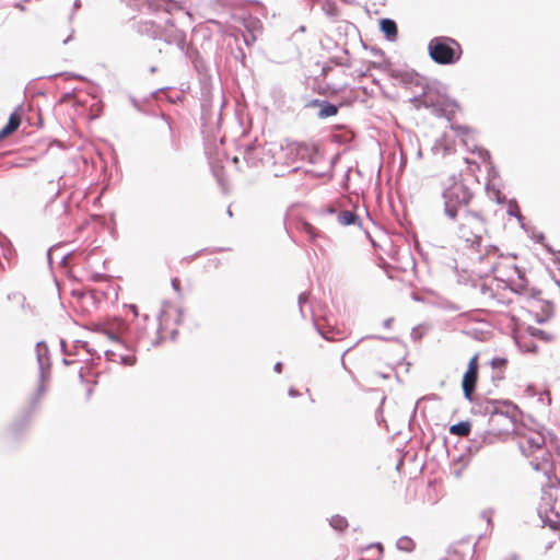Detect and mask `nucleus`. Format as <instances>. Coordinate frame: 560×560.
I'll use <instances>...</instances> for the list:
<instances>
[{"mask_svg":"<svg viewBox=\"0 0 560 560\" xmlns=\"http://www.w3.org/2000/svg\"><path fill=\"white\" fill-rule=\"evenodd\" d=\"M455 233L462 240L467 248L476 249L479 253V260H483L485 256L490 252L498 250L494 245L485 246V253L481 254L483 236L488 234V220L481 211L464 209L456 222Z\"/></svg>","mask_w":560,"mask_h":560,"instance_id":"obj_1","label":"nucleus"},{"mask_svg":"<svg viewBox=\"0 0 560 560\" xmlns=\"http://www.w3.org/2000/svg\"><path fill=\"white\" fill-rule=\"evenodd\" d=\"M448 180L451 183L442 191L443 213L448 221L456 222L463 210L469 209L474 192L460 175H454Z\"/></svg>","mask_w":560,"mask_h":560,"instance_id":"obj_2","label":"nucleus"},{"mask_svg":"<svg viewBox=\"0 0 560 560\" xmlns=\"http://www.w3.org/2000/svg\"><path fill=\"white\" fill-rule=\"evenodd\" d=\"M36 359L39 370V383L36 388V393L31 400L30 408L24 412L22 418L15 421L11 427L12 435L18 439L22 431L28 425L33 410L36 408L40 396L46 392L45 382L50 375V360L49 350L45 341H38L36 343Z\"/></svg>","mask_w":560,"mask_h":560,"instance_id":"obj_3","label":"nucleus"},{"mask_svg":"<svg viewBox=\"0 0 560 560\" xmlns=\"http://www.w3.org/2000/svg\"><path fill=\"white\" fill-rule=\"evenodd\" d=\"M430 58L438 65H454L462 56V47L452 37L436 36L433 37L428 45Z\"/></svg>","mask_w":560,"mask_h":560,"instance_id":"obj_4","label":"nucleus"},{"mask_svg":"<svg viewBox=\"0 0 560 560\" xmlns=\"http://www.w3.org/2000/svg\"><path fill=\"white\" fill-rule=\"evenodd\" d=\"M386 71L390 79H393L397 84L404 88L419 86L421 88V93L419 95H415L410 101L419 102L421 97L425 94V90L423 86V78L419 75L418 72L411 69L397 68L393 66H387Z\"/></svg>","mask_w":560,"mask_h":560,"instance_id":"obj_5","label":"nucleus"},{"mask_svg":"<svg viewBox=\"0 0 560 560\" xmlns=\"http://www.w3.org/2000/svg\"><path fill=\"white\" fill-rule=\"evenodd\" d=\"M551 501L552 493L550 490H544L537 512L544 526H549L552 529H557L560 527V513L556 511Z\"/></svg>","mask_w":560,"mask_h":560,"instance_id":"obj_6","label":"nucleus"},{"mask_svg":"<svg viewBox=\"0 0 560 560\" xmlns=\"http://www.w3.org/2000/svg\"><path fill=\"white\" fill-rule=\"evenodd\" d=\"M159 39L168 45H176L182 52L188 56L186 34L177 28L171 19H167L164 25H161Z\"/></svg>","mask_w":560,"mask_h":560,"instance_id":"obj_7","label":"nucleus"},{"mask_svg":"<svg viewBox=\"0 0 560 560\" xmlns=\"http://www.w3.org/2000/svg\"><path fill=\"white\" fill-rule=\"evenodd\" d=\"M518 411V407L510 400H487L482 412L491 418L502 416L515 422Z\"/></svg>","mask_w":560,"mask_h":560,"instance_id":"obj_8","label":"nucleus"},{"mask_svg":"<svg viewBox=\"0 0 560 560\" xmlns=\"http://www.w3.org/2000/svg\"><path fill=\"white\" fill-rule=\"evenodd\" d=\"M478 354H475L468 362L467 370L463 375L462 388L464 397L468 401H474V393L478 382Z\"/></svg>","mask_w":560,"mask_h":560,"instance_id":"obj_9","label":"nucleus"},{"mask_svg":"<svg viewBox=\"0 0 560 560\" xmlns=\"http://www.w3.org/2000/svg\"><path fill=\"white\" fill-rule=\"evenodd\" d=\"M546 443V438L541 432H535L530 435L523 436L518 441V448L521 453L526 456H534L537 451H541Z\"/></svg>","mask_w":560,"mask_h":560,"instance_id":"obj_10","label":"nucleus"},{"mask_svg":"<svg viewBox=\"0 0 560 560\" xmlns=\"http://www.w3.org/2000/svg\"><path fill=\"white\" fill-rule=\"evenodd\" d=\"M306 107H317V117L325 119L337 115L340 106L327 100L313 98L306 103Z\"/></svg>","mask_w":560,"mask_h":560,"instance_id":"obj_11","label":"nucleus"},{"mask_svg":"<svg viewBox=\"0 0 560 560\" xmlns=\"http://www.w3.org/2000/svg\"><path fill=\"white\" fill-rule=\"evenodd\" d=\"M538 452L540 453V456H536L534 459H532L530 466L534 470L548 475L551 471V454L547 451H544V447H541V451Z\"/></svg>","mask_w":560,"mask_h":560,"instance_id":"obj_12","label":"nucleus"},{"mask_svg":"<svg viewBox=\"0 0 560 560\" xmlns=\"http://www.w3.org/2000/svg\"><path fill=\"white\" fill-rule=\"evenodd\" d=\"M380 31L384 34L385 38L389 42H396L398 38L397 23L389 18L380 20Z\"/></svg>","mask_w":560,"mask_h":560,"instance_id":"obj_13","label":"nucleus"},{"mask_svg":"<svg viewBox=\"0 0 560 560\" xmlns=\"http://www.w3.org/2000/svg\"><path fill=\"white\" fill-rule=\"evenodd\" d=\"M161 24L154 21H143L138 25V32L153 39H159Z\"/></svg>","mask_w":560,"mask_h":560,"instance_id":"obj_14","label":"nucleus"},{"mask_svg":"<svg viewBox=\"0 0 560 560\" xmlns=\"http://www.w3.org/2000/svg\"><path fill=\"white\" fill-rule=\"evenodd\" d=\"M21 125V116L15 112L12 113L4 125V127L0 130V140L7 138L11 133H13Z\"/></svg>","mask_w":560,"mask_h":560,"instance_id":"obj_15","label":"nucleus"},{"mask_svg":"<svg viewBox=\"0 0 560 560\" xmlns=\"http://www.w3.org/2000/svg\"><path fill=\"white\" fill-rule=\"evenodd\" d=\"M337 221L339 224L343 226L354 225V224H361L360 218L354 211L350 210H342L337 215Z\"/></svg>","mask_w":560,"mask_h":560,"instance_id":"obj_16","label":"nucleus"},{"mask_svg":"<svg viewBox=\"0 0 560 560\" xmlns=\"http://www.w3.org/2000/svg\"><path fill=\"white\" fill-rule=\"evenodd\" d=\"M148 8L152 11H165L170 12L176 2L174 0H145Z\"/></svg>","mask_w":560,"mask_h":560,"instance_id":"obj_17","label":"nucleus"},{"mask_svg":"<svg viewBox=\"0 0 560 560\" xmlns=\"http://www.w3.org/2000/svg\"><path fill=\"white\" fill-rule=\"evenodd\" d=\"M491 433L489 431H483L479 434H476V438L470 442L468 447L469 452H478L485 444L490 443Z\"/></svg>","mask_w":560,"mask_h":560,"instance_id":"obj_18","label":"nucleus"},{"mask_svg":"<svg viewBox=\"0 0 560 560\" xmlns=\"http://www.w3.org/2000/svg\"><path fill=\"white\" fill-rule=\"evenodd\" d=\"M471 424L469 421H459L450 427V433L457 436H466L470 433Z\"/></svg>","mask_w":560,"mask_h":560,"instance_id":"obj_19","label":"nucleus"},{"mask_svg":"<svg viewBox=\"0 0 560 560\" xmlns=\"http://www.w3.org/2000/svg\"><path fill=\"white\" fill-rule=\"evenodd\" d=\"M119 328H124L126 330V337L124 339L122 342H128V343H131V342H135V343H139L143 340L144 336H145V330L144 329H138V332L136 335H133L130 330V328H126L125 327V324L124 323H120L119 324Z\"/></svg>","mask_w":560,"mask_h":560,"instance_id":"obj_20","label":"nucleus"},{"mask_svg":"<svg viewBox=\"0 0 560 560\" xmlns=\"http://www.w3.org/2000/svg\"><path fill=\"white\" fill-rule=\"evenodd\" d=\"M415 546V541L409 536H402L396 541L397 549L405 552H411Z\"/></svg>","mask_w":560,"mask_h":560,"instance_id":"obj_21","label":"nucleus"},{"mask_svg":"<svg viewBox=\"0 0 560 560\" xmlns=\"http://www.w3.org/2000/svg\"><path fill=\"white\" fill-rule=\"evenodd\" d=\"M298 154H300L301 156H308V161L311 163H315V156L317 154L316 150L314 149H311L308 144L306 143H299L298 144Z\"/></svg>","mask_w":560,"mask_h":560,"instance_id":"obj_22","label":"nucleus"},{"mask_svg":"<svg viewBox=\"0 0 560 560\" xmlns=\"http://www.w3.org/2000/svg\"><path fill=\"white\" fill-rule=\"evenodd\" d=\"M330 526L338 532H342L348 527V521L341 515H334L329 521Z\"/></svg>","mask_w":560,"mask_h":560,"instance_id":"obj_23","label":"nucleus"},{"mask_svg":"<svg viewBox=\"0 0 560 560\" xmlns=\"http://www.w3.org/2000/svg\"><path fill=\"white\" fill-rule=\"evenodd\" d=\"M515 270L517 271L518 273V278L521 280H523L524 282H521V283H516L514 285H511L510 287V290L516 294H523L525 292V288H526V284H527V281L525 280L524 278V273L518 269V267L515 266Z\"/></svg>","mask_w":560,"mask_h":560,"instance_id":"obj_24","label":"nucleus"},{"mask_svg":"<svg viewBox=\"0 0 560 560\" xmlns=\"http://www.w3.org/2000/svg\"><path fill=\"white\" fill-rule=\"evenodd\" d=\"M474 555V548L467 547V552H459L455 550L452 555H450L447 560H470Z\"/></svg>","mask_w":560,"mask_h":560,"instance_id":"obj_25","label":"nucleus"},{"mask_svg":"<svg viewBox=\"0 0 560 560\" xmlns=\"http://www.w3.org/2000/svg\"><path fill=\"white\" fill-rule=\"evenodd\" d=\"M528 332L532 337L539 338L545 341L551 340V336L548 332H546L545 330H541L539 328L528 327Z\"/></svg>","mask_w":560,"mask_h":560,"instance_id":"obj_26","label":"nucleus"},{"mask_svg":"<svg viewBox=\"0 0 560 560\" xmlns=\"http://www.w3.org/2000/svg\"><path fill=\"white\" fill-rule=\"evenodd\" d=\"M303 231L308 235L312 242H314L317 237L320 236V232L315 226L307 222L303 224Z\"/></svg>","mask_w":560,"mask_h":560,"instance_id":"obj_27","label":"nucleus"},{"mask_svg":"<svg viewBox=\"0 0 560 560\" xmlns=\"http://www.w3.org/2000/svg\"><path fill=\"white\" fill-rule=\"evenodd\" d=\"M244 161L246 164L250 167H254L257 165V159L255 156L254 149L252 147H248L244 152Z\"/></svg>","mask_w":560,"mask_h":560,"instance_id":"obj_28","label":"nucleus"},{"mask_svg":"<svg viewBox=\"0 0 560 560\" xmlns=\"http://www.w3.org/2000/svg\"><path fill=\"white\" fill-rule=\"evenodd\" d=\"M508 215L510 217H514L516 218L517 214L520 215L521 211H520V207H518V203L515 199H510L508 201V211H506Z\"/></svg>","mask_w":560,"mask_h":560,"instance_id":"obj_29","label":"nucleus"},{"mask_svg":"<svg viewBox=\"0 0 560 560\" xmlns=\"http://www.w3.org/2000/svg\"><path fill=\"white\" fill-rule=\"evenodd\" d=\"M520 347L524 352L536 353L538 351V346L533 341H524L523 343L518 342Z\"/></svg>","mask_w":560,"mask_h":560,"instance_id":"obj_30","label":"nucleus"},{"mask_svg":"<svg viewBox=\"0 0 560 560\" xmlns=\"http://www.w3.org/2000/svg\"><path fill=\"white\" fill-rule=\"evenodd\" d=\"M508 364L506 358L495 357L490 361L493 369H502Z\"/></svg>","mask_w":560,"mask_h":560,"instance_id":"obj_31","label":"nucleus"},{"mask_svg":"<svg viewBox=\"0 0 560 560\" xmlns=\"http://www.w3.org/2000/svg\"><path fill=\"white\" fill-rule=\"evenodd\" d=\"M308 301V294L306 292H302L300 293L299 295V299H298V304H299V308H300V313L302 315V317L304 318L305 317V314H304V310H303V305Z\"/></svg>","mask_w":560,"mask_h":560,"instance_id":"obj_32","label":"nucleus"},{"mask_svg":"<svg viewBox=\"0 0 560 560\" xmlns=\"http://www.w3.org/2000/svg\"><path fill=\"white\" fill-rule=\"evenodd\" d=\"M233 57L235 60L240 61L243 66H245L246 55L243 48L238 47L236 51L233 52Z\"/></svg>","mask_w":560,"mask_h":560,"instance_id":"obj_33","label":"nucleus"},{"mask_svg":"<svg viewBox=\"0 0 560 560\" xmlns=\"http://www.w3.org/2000/svg\"><path fill=\"white\" fill-rule=\"evenodd\" d=\"M8 299L9 300H11V299L16 300L20 303L21 307L24 308V306H25V296L22 293H19V292L11 293V294L8 295Z\"/></svg>","mask_w":560,"mask_h":560,"instance_id":"obj_34","label":"nucleus"},{"mask_svg":"<svg viewBox=\"0 0 560 560\" xmlns=\"http://www.w3.org/2000/svg\"><path fill=\"white\" fill-rule=\"evenodd\" d=\"M120 362L124 365L132 366L136 363L135 355H120Z\"/></svg>","mask_w":560,"mask_h":560,"instance_id":"obj_35","label":"nucleus"},{"mask_svg":"<svg viewBox=\"0 0 560 560\" xmlns=\"http://www.w3.org/2000/svg\"><path fill=\"white\" fill-rule=\"evenodd\" d=\"M493 196L498 205H502L506 201L505 196L501 194L500 189H493Z\"/></svg>","mask_w":560,"mask_h":560,"instance_id":"obj_36","label":"nucleus"},{"mask_svg":"<svg viewBox=\"0 0 560 560\" xmlns=\"http://www.w3.org/2000/svg\"><path fill=\"white\" fill-rule=\"evenodd\" d=\"M171 285L173 290L178 294V296H182V288H180V281L178 278H173L171 281Z\"/></svg>","mask_w":560,"mask_h":560,"instance_id":"obj_37","label":"nucleus"},{"mask_svg":"<svg viewBox=\"0 0 560 560\" xmlns=\"http://www.w3.org/2000/svg\"><path fill=\"white\" fill-rule=\"evenodd\" d=\"M315 327L317 329V331L319 332V335L326 339V340H332V336L329 335V331H326V330H323L316 323H315Z\"/></svg>","mask_w":560,"mask_h":560,"instance_id":"obj_38","label":"nucleus"},{"mask_svg":"<svg viewBox=\"0 0 560 560\" xmlns=\"http://www.w3.org/2000/svg\"><path fill=\"white\" fill-rule=\"evenodd\" d=\"M184 320V310L183 308H178L177 310V317L175 318V324L176 325H180Z\"/></svg>","mask_w":560,"mask_h":560,"instance_id":"obj_39","label":"nucleus"},{"mask_svg":"<svg viewBox=\"0 0 560 560\" xmlns=\"http://www.w3.org/2000/svg\"><path fill=\"white\" fill-rule=\"evenodd\" d=\"M533 240H534L536 243H539V244H541V245H544V244H545V243H544V242H545V235H544V233H541V232H539V233L535 234V235L533 236Z\"/></svg>","mask_w":560,"mask_h":560,"instance_id":"obj_40","label":"nucleus"},{"mask_svg":"<svg viewBox=\"0 0 560 560\" xmlns=\"http://www.w3.org/2000/svg\"><path fill=\"white\" fill-rule=\"evenodd\" d=\"M129 101H130L131 105H132L137 110H139V112L141 110V105H140L139 101H138L136 97H133V96H131V95H130V96H129Z\"/></svg>","mask_w":560,"mask_h":560,"instance_id":"obj_41","label":"nucleus"},{"mask_svg":"<svg viewBox=\"0 0 560 560\" xmlns=\"http://www.w3.org/2000/svg\"><path fill=\"white\" fill-rule=\"evenodd\" d=\"M107 335H108V338L114 341H119V342L121 341V337L114 331H108Z\"/></svg>","mask_w":560,"mask_h":560,"instance_id":"obj_42","label":"nucleus"},{"mask_svg":"<svg viewBox=\"0 0 560 560\" xmlns=\"http://www.w3.org/2000/svg\"><path fill=\"white\" fill-rule=\"evenodd\" d=\"M323 212L327 213V214H335L337 212V210L334 206H329Z\"/></svg>","mask_w":560,"mask_h":560,"instance_id":"obj_43","label":"nucleus"},{"mask_svg":"<svg viewBox=\"0 0 560 560\" xmlns=\"http://www.w3.org/2000/svg\"><path fill=\"white\" fill-rule=\"evenodd\" d=\"M518 223H520V226L526 231V228H525V223H524V217L522 215V213H520V215L517 214L516 217Z\"/></svg>","mask_w":560,"mask_h":560,"instance_id":"obj_44","label":"nucleus"},{"mask_svg":"<svg viewBox=\"0 0 560 560\" xmlns=\"http://www.w3.org/2000/svg\"><path fill=\"white\" fill-rule=\"evenodd\" d=\"M288 394L290 397H298L300 395V393L293 387L289 389Z\"/></svg>","mask_w":560,"mask_h":560,"instance_id":"obj_45","label":"nucleus"},{"mask_svg":"<svg viewBox=\"0 0 560 560\" xmlns=\"http://www.w3.org/2000/svg\"><path fill=\"white\" fill-rule=\"evenodd\" d=\"M161 117L166 121V127H167L168 131L172 133V126H171L168 118L164 114H162Z\"/></svg>","mask_w":560,"mask_h":560,"instance_id":"obj_46","label":"nucleus"},{"mask_svg":"<svg viewBox=\"0 0 560 560\" xmlns=\"http://www.w3.org/2000/svg\"><path fill=\"white\" fill-rule=\"evenodd\" d=\"M282 366L281 362H277L273 366L275 372L280 373L282 371Z\"/></svg>","mask_w":560,"mask_h":560,"instance_id":"obj_47","label":"nucleus"},{"mask_svg":"<svg viewBox=\"0 0 560 560\" xmlns=\"http://www.w3.org/2000/svg\"><path fill=\"white\" fill-rule=\"evenodd\" d=\"M393 320H394V319H393L392 317H390V318L385 319V320H384V323H383V326H384L385 328H389V327H390V325H392V323H393Z\"/></svg>","mask_w":560,"mask_h":560,"instance_id":"obj_48","label":"nucleus"},{"mask_svg":"<svg viewBox=\"0 0 560 560\" xmlns=\"http://www.w3.org/2000/svg\"><path fill=\"white\" fill-rule=\"evenodd\" d=\"M129 308L132 311L133 316L138 317V307L135 304L129 305Z\"/></svg>","mask_w":560,"mask_h":560,"instance_id":"obj_49","label":"nucleus"},{"mask_svg":"<svg viewBox=\"0 0 560 560\" xmlns=\"http://www.w3.org/2000/svg\"><path fill=\"white\" fill-rule=\"evenodd\" d=\"M351 350V348H348L347 350L343 351L342 355H341V363H342V366L347 370V366L345 364V355Z\"/></svg>","mask_w":560,"mask_h":560,"instance_id":"obj_50","label":"nucleus"},{"mask_svg":"<svg viewBox=\"0 0 560 560\" xmlns=\"http://www.w3.org/2000/svg\"><path fill=\"white\" fill-rule=\"evenodd\" d=\"M60 346H61V350H62V352H63L65 354H67V350H66V348H67V342H66L63 339H61V340H60Z\"/></svg>","mask_w":560,"mask_h":560,"instance_id":"obj_51","label":"nucleus"},{"mask_svg":"<svg viewBox=\"0 0 560 560\" xmlns=\"http://www.w3.org/2000/svg\"><path fill=\"white\" fill-rule=\"evenodd\" d=\"M544 246H545V248H546V250H547L548 253H550V254H556L555 249H553L550 245H548V244H544Z\"/></svg>","mask_w":560,"mask_h":560,"instance_id":"obj_52","label":"nucleus"},{"mask_svg":"<svg viewBox=\"0 0 560 560\" xmlns=\"http://www.w3.org/2000/svg\"><path fill=\"white\" fill-rule=\"evenodd\" d=\"M80 8H81V1H80V0H74V2H73V9H74V10H78V9H80Z\"/></svg>","mask_w":560,"mask_h":560,"instance_id":"obj_53","label":"nucleus"},{"mask_svg":"<svg viewBox=\"0 0 560 560\" xmlns=\"http://www.w3.org/2000/svg\"><path fill=\"white\" fill-rule=\"evenodd\" d=\"M54 247H50L48 250H47V258H48V261L49 264H51V252H52Z\"/></svg>","mask_w":560,"mask_h":560,"instance_id":"obj_54","label":"nucleus"},{"mask_svg":"<svg viewBox=\"0 0 560 560\" xmlns=\"http://www.w3.org/2000/svg\"><path fill=\"white\" fill-rule=\"evenodd\" d=\"M73 33H74V31L72 30V31H71V34H70L66 39H63V42H62V43H63L65 45H66V44H68V43L71 40V38H72V34H73Z\"/></svg>","mask_w":560,"mask_h":560,"instance_id":"obj_55","label":"nucleus"},{"mask_svg":"<svg viewBox=\"0 0 560 560\" xmlns=\"http://www.w3.org/2000/svg\"><path fill=\"white\" fill-rule=\"evenodd\" d=\"M546 320H547L546 318H540V317H537V319H536V322L538 324H544V323H546Z\"/></svg>","mask_w":560,"mask_h":560,"instance_id":"obj_56","label":"nucleus"},{"mask_svg":"<svg viewBox=\"0 0 560 560\" xmlns=\"http://www.w3.org/2000/svg\"><path fill=\"white\" fill-rule=\"evenodd\" d=\"M177 334H178L177 330H173L171 332V338L174 340L176 338Z\"/></svg>","mask_w":560,"mask_h":560,"instance_id":"obj_57","label":"nucleus"},{"mask_svg":"<svg viewBox=\"0 0 560 560\" xmlns=\"http://www.w3.org/2000/svg\"><path fill=\"white\" fill-rule=\"evenodd\" d=\"M374 546H375V547H377L380 550H382V549H383V546H382V544H381V542H376V544H374Z\"/></svg>","mask_w":560,"mask_h":560,"instance_id":"obj_58","label":"nucleus"},{"mask_svg":"<svg viewBox=\"0 0 560 560\" xmlns=\"http://www.w3.org/2000/svg\"><path fill=\"white\" fill-rule=\"evenodd\" d=\"M62 363H63L65 365H69L71 362H70L69 360H67V359H63V360H62Z\"/></svg>","mask_w":560,"mask_h":560,"instance_id":"obj_59","label":"nucleus"},{"mask_svg":"<svg viewBox=\"0 0 560 560\" xmlns=\"http://www.w3.org/2000/svg\"><path fill=\"white\" fill-rule=\"evenodd\" d=\"M155 71H156V67L152 66V67L150 68V72H151V73H154Z\"/></svg>","mask_w":560,"mask_h":560,"instance_id":"obj_60","label":"nucleus"},{"mask_svg":"<svg viewBox=\"0 0 560 560\" xmlns=\"http://www.w3.org/2000/svg\"><path fill=\"white\" fill-rule=\"evenodd\" d=\"M375 54H378L380 56H383V55H384V52H383L381 49H377V50L375 51Z\"/></svg>","mask_w":560,"mask_h":560,"instance_id":"obj_61","label":"nucleus"},{"mask_svg":"<svg viewBox=\"0 0 560 560\" xmlns=\"http://www.w3.org/2000/svg\"><path fill=\"white\" fill-rule=\"evenodd\" d=\"M557 262L560 266V252H559V256L557 257Z\"/></svg>","mask_w":560,"mask_h":560,"instance_id":"obj_62","label":"nucleus"},{"mask_svg":"<svg viewBox=\"0 0 560 560\" xmlns=\"http://www.w3.org/2000/svg\"><path fill=\"white\" fill-rule=\"evenodd\" d=\"M299 30H300L301 32H305V26H303V25H302V26H300V28H299Z\"/></svg>","mask_w":560,"mask_h":560,"instance_id":"obj_63","label":"nucleus"},{"mask_svg":"<svg viewBox=\"0 0 560 560\" xmlns=\"http://www.w3.org/2000/svg\"><path fill=\"white\" fill-rule=\"evenodd\" d=\"M233 162H234V163H238V158H237V156H235V158L233 159Z\"/></svg>","mask_w":560,"mask_h":560,"instance_id":"obj_64","label":"nucleus"}]
</instances>
